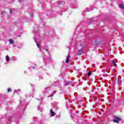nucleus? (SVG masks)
Masks as SVG:
<instances>
[{"label": "nucleus", "mask_w": 124, "mask_h": 124, "mask_svg": "<svg viewBox=\"0 0 124 124\" xmlns=\"http://www.w3.org/2000/svg\"><path fill=\"white\" fill-rule=\"evenodd\" d=\"M84 42L82 43L78 46V48L79 49V50L78 51V56H81V55L83 53V49L84 48Z\"/></svg>", "instance_id": "f257e3e1"}, {"label": "nucleus", "mask_w": 124, "mask_h": 124, "mask_svg": "<svg viewBox=\"0 0 124 124\" xmlns=\"http://www.w3.org/2000/svg\"><path fill=\"white\" fill-rule=\"evenodd\" d=\"M114 120H113V123H116L117 124H119L120 123V121H121V119L120 117L114 116Z\"/></svg>", "instance_id": "f03ea898"}, {"label": "nucleus", "mask_w": 124, "mask_h": 124, "mask_svg": "<svg viewBox=\"0 0 124 124\" xmlns=\"http://www.w3.org/2000/svg\"><path fill=\"white\" fill-rule=\"evenodd\" d=\"M94 41V44H95L96 45H98L99 44H101V41L100 40H96Z\"/></svg>", "instance_id": "7ed1b4c3"}, {"label": "nucleus", "mask_w": 124, "mask_h": 124, "mask_svg": "<svg viewBox=\"0 0 124 124\" xmlns=\"http://www.w3.org/2000/svg\"><path fill=\"white\" fill-rule=\"evenodd\" d=\"M64 83L65 86H70L71 85V82L69 81H65Z\"/></svg>", "instance_id": "20e7f679"}, {"label": "nucleus", "mask_w": 124, "mask_h": 124, "mask_svg": "<svg viewBox=\"0 0 124 124\" xmlns=\"http://www.w3.org/2000/svg\"><path fill=\"white\" fill-rule=\"evenodd\" d=\"M50 112L51 114V117H54V116H55V115H56V113H55L54 112V111H53V110H52V109L50 110Z\"/></svg>", "instance_id": "39448f33"}, {"label": "nucleus", "mask_w": 124, "mask_h": 124, "mask_svg": "<svg viewBox=\"0 0 124 124\" xmlns=\"http://www.w3.org/2000/svg\"><path fill=\"white\" fill-rule=\"evenodd\" d=\"M70 58V56L69 55H68L67 58L66 59V63H68L69 62V58Z\"/></svg>", "instance_id": "423d86ee"}, {"label": "nucleus", "mask_w": 124, "mask_h": 124, "mask_svg": "<svg viewBox=\"0 0 124 124\" xmlns=\"http://www.w3.org/2000/svg\"><path fill=\"white\" fill-rule=\"evenodd\" d=\"M19 109H20L22 111H25V107L19 106Z\"/></svg>", "instance_id": "0eeeda50"}, {"label": "nucleus", "mask_w": 124, "mask_h": 124, "mask_svg": "<svg viewBox=\"0 0 124 124\" xmlns=\"http://www.w3.org/2000/svg\"><path fill=\"white\" fill-rule=\"evenodd\" d=\"M122 83H123V81H122V79H118V84L119 85V86H121V85H122Z\"/></svg>", "instance_id": "6e6552de"}, {"label": "nucleus", "mask_w": 124, "mask_h": 124, "mask_svg": "<svg viewBox=\"0 0 124 124\" xmlns=\"http://www.w3.org/2000/svg\"><path fill=\"white\" fill-rule=\"evenodd\" d=\"M34 40H35V42L36 43V45H37L38 48H39V47H40V46L39 45V44L37 42V41L36 40V38H34Z\"/></svg>", "instance_id": "1a4fd4ad"}, {"label": "nucleus", "mask_w": 124, "mask_h": 124, "mask_svg": "<svg viewBox=\"0 0 124 124\" xmlns=\"http://www.w3.org/2000/svg\"><path fill=\"white\" fill-rule=\"evenodd\" d=\"M119 7L120 8H122V9H124V5L122 4H119Z\"/></svg>", "instance_id": "9d476101"}, {"label": "nucleus", "mask_w": 124, "mask_h": 124, "mask_svg": "<svg viewBox=\"0 0 124 124\" xmlns=\"http://www.w3.org/2000/svg\"><path fill=\"white\" fill-rule=\"evenodd\" d=\"M58 4H62H62H64V3H65V2H64V1H59L58 2Z\"/></svg>", "instance_id": "9b49d317"}, {"label": "nucleus", "mask_w": 124, "mask_h": 124, "mask_svg": "<svg viewBox=\"0 0 124 124\" xmlns=\"http://www.w3.org/2000/svg\"><path fill=\"white\" fill-rule=\"evenodd\" d=\"M9 42H10V44H13L14 41L12 39H10L9 40Z\"/></svg>", "instance_id": "f8f14e48"}, {"label": "nucleus", "mask_w": 124, "mask_h": 124, "mask_svg": "<svg viewBox=\"0 0 124 124\" xmlns=\"http://www.w3.org/2000/svg\"><path fill=\"white\" fill-rule=\"evenodd\" d=\"M6 61H7V62H9V56H6Z\"/></svg>", "instance_id": "ddd939ff"}, {"label": "nucleus", "mask_w": 124, "mask_h": 124, "mask_svg": "<svg viewBox=\"0 0 124 124\" xmlns=\"http://www.w3.org/2000/svg\"><path fill=\"white\" fill-rule=\"evenodd\" d=\"M112 62L114 66H117V64H116V63L114 61H112Z\"/></svg>", "instance_id": "4468645a"}, {"label": "nucleus", "mask_w": 124, "mask_h": 124, "mask_svg": "<svg viewBox=\"0 0 124 124\" xmlns=\"http://www.w3.org/2000/svg\"><path fill=\"white\" fill-rule=\"evenodd\" d=\"M9 92H11V89L10 88L8 89V93H9Z\"/></svg>", "instance_id": "2eb2a0df"}, {"label": "nucleus", "mask_w": 124, "mask_h": 124, "mask_svg": "<svg viewBox=\"0 0 124 124\" xmlns=\"http://www.w3.org/2000/svg\"><path fill=\"white\" fill-rule=\"evenodd\" d=\"M92 75V72H89L88 73V76H90V75Z\"/></svg>", "instance_id": "dca6fc26"}, {"label": "nucleus", "mask_w": 124, "mask_h": 124, "mask_svg": "<svg viewBox=\"0 0 124 124\" xmlns=\"http://www.w3.org/2000/svg\"><path fill=\"white\" fill-rule=\"evenodd\" d=\"M10 13H11V14H12V9H10Z\"/></svg>", "instance_id": "f3484780"}, {"label": "nucleus", "mask_w": 124, "mask_h": 124, "mask_svg": "<svg viewBox=\"0 0 124 124\" xmlns=\"http://www.w3.org/2000/svg\"><path fill=\"white\" fill-rule=\"evenodd\" d=\"M90 9H87V10H86V11H87V12H89V11H90Z\"/></svg>", "instance_id": "a211bd4d"}, {"label": "nucleus", "mask_w": 124, "mask_h": 124, "mask_svg": "<svg viewBox=\"0 0 124 124\" xmlns=\"http://www.w3.org/2000/svg\"><path fill=\"white\" fill-rule=\"evenodd\" d=\"M18 1H19V2H22V1H23V0H19Z\"/></svg>", "instance_id": "6ab92c4d"}, {"label": "nucleus", "mask_w": 124, "mask_h": 124, "mask_svg": "<svg viewBox=\"0 0 124 124\" xmlns=\"http://www.w3.org/2000/svg\"><path fill=\"white\" fill-rule=\"evenodd\" d=\"M37 33V31H34V33Z\"/></svg>", "instance_id": "aec40b11"}, {"label": "nucleus", "mask_w": 124, "mask_h": 124, "mask_svg": "<svg viewBox=\"0 0 124 124\" xmlns=\"http://www.w3.org/2000/svg\"><path fill=\"white\" fill-rule=\"evenodd\" d=\"M33 14H31V17H33Z\"/></svg>", "instance_id": "412c9836"}, {"label": "nucleus", "mask_w": 124, "mask_h": 124, "mask_svg": "<svg viewBox=\"0 0 124 124\" xmlns=\"http://www.w3.org/2000/svg\"><path fill=\"white\" fill-rule=\"evenodd\" d=\"M57 91H54V92H53V93H56V92Z\"/></svg>", "instance_id": "4be33fe9"}, {"label": "nucleus", "mask_w": 124, "mask_h": 124, "mask_svg": "<svg viewBox=\"0 0 124 124\" xmlns=\"http://www.w3.org/2000/svg\"><path fill=\"white\" fill-rule=\"evenodd\" d=\"M18 48H19V49H21V47L20 46H18Z\"/></svg>", "instance_id": "5701e85b"}, {"label": "nucleus", "mask_w": 124, "mask_h": 124, "mask_svg": "<svg viewBox=\"0 0 124 124\" xmlns=\"http://www.w3.org/2000/svg\"><path fill=\"white\" fill-rule=\"evenodd\" d=\"M46 51H48V49H46Z\"/></svg>", "instance_id": "b1692460"}, {"label": "nucleus", "mask_w": 124, "mask_h": 124, "mask_svg": "<svg viewBox=\"0 0 124 124\" xmlns=\"http://www.w3.org/2000/svg\"><path fill=\"white\" fill-rule=\"evenodd\" d=\"M32 68H33V69H34V67H33Z\"/></svg>", "instance_id": "393cba45"}, {"label": "nucleus", "mask_w": 124, "mask_h": 124, "mask_svg": "<svg viewBox=\"0 0 124 124\" xmlns=\"http://www.w3.org/2000/svg\"><path fill=\"white\" fill-rule=\"evenodd\" d=\"M52 95H54V94H52Z\"/></svg>", "instance_id": "a878e982"}]
</instances>
